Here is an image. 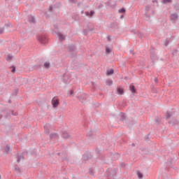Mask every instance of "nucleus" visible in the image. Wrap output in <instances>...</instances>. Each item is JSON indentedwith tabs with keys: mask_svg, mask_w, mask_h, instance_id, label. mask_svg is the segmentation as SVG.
Wrapping results in <instances>:
<instances>
[{
	"mask_svg": "<svg viewBox=\"0 0 179 179\" xmlns=\"http://www.w3.org/2000/svg\"><path fill=\"white\" fill-rule=\"evenodd\" d=\"M57 36L61 41L65 40V36L62 35L61 33L57 34Z\"/></svg>",
	"mask_w": 179,
	"mask_h": 179,
	"instance_id": "0eeeda50",
	"label": "nucleus"
},
{
	"mask_svg": "<svg viewBox=\"0 0 179 179\" xmlns=\"http://www.w3.org/2000/svg\"><path fill=\"white\" fill-rule=\"evenodd\" d=\"M129 89H130L131 93H135V92H136L135 87L133 85H130Z\"/></svg>",
	"mask_w": 179,
	"mask_h": 179,
	"instance_id": "6e6552de",
	"label": "nucleus"
},
{
	"mask_svg": "<svg viewBox=\"0 0 179 179\" xmlns=\"http://www.w3.org/2000/svg\"><path fill=\"white\" fill-rule=\"evenodd\" d=\"M44 66H45V68H50V63L45 62V63L44 64Z\"/></svg>",
	"mask_w": 179,
	"mask_h": 179,
	"instance_id": "2eb2a0df",
	"label": "nucleus"
},
{
	"mask_svg": "<svg viewBox=\"0 0 179 179\" xmlns=\"http://www.w3.org/2000/svg\"><path fill=\"white\" fill-rule=\"evenodd\" d=\"M16 71V68L15 66L12 67V70L11 72H13V73H15V71Z\"/></svg>",
	"mask_w": 179,
	"mask_h": 179,
	"instance_id": "f3484780",
	"label": "nucleus"
},
{
	"mask_svg": "<svg viewBox=\"0 0 179 179\" xmlns=\"http://www.w3.org/2000/svg\"><path fill=\"white\" fill-rule=\"evenodd\" d=\"M177 17H178V16L177 15V14H172L171 15V19L176 20V19H177Z\"/></svg>",
	"mask_w": 179,
	"mask_h": 179,
	"instance_id": "9d476101",
	"label": "nucleus"
},
{
	"mask_svg": "<svg viewBox=\"0 0 179 179\" xmlns=\"http://www.w3.org/2000/svg\"><path fill=\"white\" fill-rule=\"evenodd\" d=\"M9 150H10V147L9 145H6L2 148V152L3 153H9Z\"/></svg>",
	"mask_w": 179,
	"mask_h": 179,
	"instance_id": "f03ea898",
	"label": "nucleus"
},
{
	"mask_svg": "<svg viewBox=\"0 0 179 179\" xmlns=\"http://www.w3.org/2000/svg\"><path fill=\"white\" fill-rule=\"evenodd\" d=\"M6 61H12L13 59V57L9 54L6 55Z\"/></svg>",
	"mask_w": 179,
	"mask_h": 179,
	"instance_id": "39448f33",
	"label": "nucleus"
},
{
	"mask_svg": "<svg viewBox=\"0 0 179 179\" xmlns=\"http://www.w3.org/2000/svg\"><path fill=\"white\" fill-rule=\"evenodd\" d=\"M3 33V29H0V34H2Z\"/></svg>",
	"mask_w": 179,
	"mask_h": 179,
	"instance_id": "4be33fe9",
	"label": "nucleus"
},
{
	"mask_svg": "<svg viewBox=\"0 0 179 179\" xmlns=\"http://www.w3.org/2000/svg\"><path fill=\"white\" fill-rule=\"evenodd\" d=\"M15 171L20 172V169H19V168L17 167V166H15Z\"/></svg>",
	"mask_w": 179,
	"mask_h": 179,
	"instance_id": "a211bd4d",
	"label": "nucleus"
},
{
	"mask_svg": "<svg viewBox=\"0 0 179 179\" xmlns=\"http://www.w3.org/2000/svg\"><path fill=\"white\" fill-rule=\"evenodd\" d=\"M64 83H71V76H67L64 79Z\"/></svg>",
	"mask_w": 179,
	"mask_h": 179,
	"instance_id": "7ed1b4c3",
	"label": "nucleus"
},
{
	"mask_svg": "<svg viewBox=\"0 0 179 179\" xmlns=\"http://www.w3.org/2000/svg\"><path fill=\"white\" fill-rule=\"evenodd\" d=\"M21 160H23V157L22 155H20L17 157V162H20Z\"/></svg>",
	"mask_w": 179,
	"mask_h": 179,
	"instance_id": "f8f14e48",
	"label": "nucleus"
},
{
	"mask_svg": "<svg viewBox=\"0 0 179 179\" xmlns=\"http://www.w3.org/2000/svg\"><path fill=\"white\" fill-rule=\"evenodd\" d=\"M120 13H124V12H125V8H121L120 10H119Z\"/></svg>",
	"mask_w": 179,
	"mask_h": 179,
	"instance_id": "dca6fc26",
	"label": "nucleus"
},
{
	"mask_svg": "<svg viewBox=\"0 0 179 179\" xmlns=\"http://www.w3.org/2000/svg\"><path fill=\"white\" fill-rule=\"evenodd\" d=\"M85 15H86L87 16H89V12H85Z\"/></svg>",
	"mask_w": 179,
	"mask_h": 179,
	"instance_id": "5701e85b",
	"label": "nucleus"
},
{
	"mask_svg": "<svg viewBox=\"0 0 179 179\" xmlns=\"http://www.w3.org/2000/svg\"><path fill=\"white\" fill-rule=\"evenodd\" d=\"M0 178H1V175H0Z\"/></svg>",
	"mask_w": 179,
	"mask_h": 179,
	"instance_id": "cd10ccee",
	"label": "nucleus"
},
{
	"mask_svg": "<svg viewBox=\"0 0 179 179\" xmlns=\"http://www.w3.org/2000/svg\"><path fill=\"white\" fill-rule=\"evenodd\" d=\"M81 101H83V100H81Z\"/></svg>",
	"mask_w": 179,
	"mask_h": 179,
	"instance_id": "bb28decb",
	"label": "nucleus"
},
{
	"mask_svg": "<svg viewBox=\"0 0 179 179\" xmlns=\"http://www.w3.org/2000/svg\"><path fill=\"white\" fill-rule=\"evenodd\" d=\"M93 15H94V11H91L90 12V16H93Z\"/></svg>",
	"mask_w": 179,
	"mask_h": 179,
	"instance_id": "412c9836",
	"label": "nucleus"
},
{
	"mask_svg": "<svg viewBox=\"0 0 179 179\" xmlns=\"http://www.w3.org/2000/svg\"><path fill=\"white\" fill-rule=\"evenodd\" d=\"M39 41H43V40L41 39V38H38Z\"/></svg>",
	"mask_w": 179,
	"mask_h": 179,
	"instance_id": "b1692460",
	"label": "nucleus"
},
{
	"mask_svg": "<svg viewBox=\"0 0 179 179\" xmlns=\"http://www.w3.org/2000/svg\"><path fill=\"white\" fill-rule=\"evenodd\" d=\"M50 9H52L51 7H50Z\"/></svg>",
	"mask_w": 179,
	"mask_h": 179,
	"instance_id": "a878e982",
	"label": "nucleus"
},
{
	"mask_svg": "<svg viewBox=\"0 0 179 179\" xmlns=\"http://www.w3.org/2000/svg\"><path fill=\"white\" fill-rule=\"evenodd\" d=\"M136 174H137L138 178H139V179H143V173H141L140 171H137Z\"/></svg>",
	"mask_w": 179,
	"mask_h": 179,
	"instance_id": "423d86ee",
	"label": "nucleus"
},
{
	"mask_svg": "<svg viewBox=\"0 0 179 179\" xmlns=\"http://www.w3.org/2000/svg\"><path fill=\"white\" fill-rule=\"evenodd\" d=\"M113 73H114V70L110 69L107 71L106 75L108 76L110 75H113Z\"/></svg>",
	"mask_w": 179,
	"mask_h": 179,
	"instance_id": "1a4fd4ad",
	"label": "nucleus"
},
{
	"mask_svg": "<svg viewBox=\"0 0 179 179\" xmlns=\"http://www.w3.org/2000/svg\"><path fill=\"white\" fill-rule=\"evenodd\" d=\"M117 94H124V90L121 87L117 88Z\"/></svg>",
	"mask_w": 179,
	"mask_h": 179,
	"instance_id": "20e7f679",
	"label": "nucleus"
},
{
	"mask_svg": "<svg viewBox=\"0 0 179 179\" xmlns=\"http://www.w3.org/2000/svg\"><path fill=\"white\" fill-rule=\"evenodd\" d=\"M162 2L164 3H170V2H171V0H162Z\"/></svg>",
	"mask_w": 179,
	"mask_h": 179,
	"instance_id": "4468645a",
	"label": "nucleus"
},
{
	"mask_svg": "<svg viewBox=\"0 0 179 179\" xmlns=\"http://www.w3.org/2000/svg\"><path fill=\"white\" fill-rule=\"evenodd\" d=\"M171 117V115L170 113H166V118H170Z\"/></svg>",
	"mask_w": 179,
	"mask_h": 179,
	"instance_id": "aec40b11",
	"label": "nucleus"
},
{
	"mask_svg": "<svg viewBox=\"0 0 179 179\" xmlns=\"http://www.w3.org/2000/svg\"><path fill=\"white\" fill-rule=\"evenodd\" d=\"M64 138H66V136H64Z\"/></svg>",
	"mask_w": 179,
	"mask_h": 179,
	"instance_id": "393cba45",
	"label": "nucleus"
},
{
	"mask_svg": "<svg viewBox=\"0 0 179 179\" xmlns=\"http://www.w3.org/2000/svg\"><path fill=\"white\" fill-rule=\"evenodd\" d=\"M52 107H54L55 108L58 107V106H59V99L57 98H54L52 100Z\"/></svg>",
	"mask_w": 179,
	"mask_h": 179,
	"instance_id": "f257e3e1",
	"label": "nucleus"
},
{
	"mask_svg": "<svg viewBox=\"0 0 179 179\" xmlns=\"http://www.w3.org/2000/svg\"><path fill=\"white\" fill-rule=\"evenodd\" d=\"M106 52L110 53L111 52V48L106 47Z\"/></svg>",
	"mask_w": 179,
	"mask_h": 179,
	"instance_id": "ddd939ff",
	"label": "nucleus"
},
{
	"mask_svg": "<svg viewBox=\"0 0 179 179\" xmlns=\"http://www.w3.org/2000/svg\"><path fill=\"white\" fill-rule=\"evenodd\" d=\"M106 85H108V86L113 85V80H106Z\"/></svg>",
	"mask_w": 179,
	"mask_h": 179,
	"instance_id": "9b49d317",
	"label": "nucleus"
},
{
	"mask_svg": "<svg viewBox=\"0 0 179 179\" xmlns=\"http://www.w3.org/2000/svg\"><path fill=\"white\" fill-rule=\"evenodd\" d=\"M30 23H33L34 22V17H31L29 20Z\"/></svg>",
	"mask_w": 179,
	"mask_h": 179,
	"instance_id": "6ab92c4d",
	"label": "nucleus"
}]
</instances>
